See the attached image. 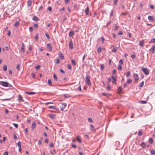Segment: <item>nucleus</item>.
Returning a JSON list of instances; mask_svg holds the SVG:
<instances>
[{
  "label": "nucleus",
  "instance_id": "obj_1",
  "mask_svg": "<svg viewBox=\"0 0 155 155\" xmlns=\"http://www.w3.org/2000/svg\"><path fill=\"white\" fill-rule=\"evenodd\" d=\"M90 76L88 74H86V76L85 82L86 84L89 86L91 85V83L90 80Z\"/></svg>",
  "mask_w": 155,
  "mask_h": 155
},
{
  "label": "nucleus",
  "instance_id": "obj_2",
  "mask_svg": "<svg viewBox=\"0 0 155 155\" xmlns=\"http://www.w3.org/2000/svg\"><path fill=\"white\" fill-rule=\"evenodd\" d=\"M67 106V104L65 103H61L60 104V107L61 109V111L63 110Z\"/></svg>",
  "mask_w": 155,
  "mask_h": 155
},
{
  "label": "nucleus",
  "instance_id": "obj_3",
  "mask_svg": "<svg viewBox=\"0 0 155 155\" xmlns=\"http://www.w3.org/2000/svg\"><path fill=\"white\" fill-rule=\"evenodd\" d=\"M0 85L5 87H7L8 85V83L5 81H0Z\"/></svg>",
  "mask_w": 155,
  "mask_h": 155
},
{
  "label": "nucleus",
  "instance_id": "obj_4",
  "mask_svg": "<svg viewBox=\"0 0 155 155\" xmlns=\"http://www.w3.org/2000/svg\"><path fill=\"white\" fill-rule=\"evenodd\" d=\"M141 70L146 75H148L149 74V71L147 68H142Z\"/></svg>",
  "mask_w": 155,
  "mask_h": 155
},
{
  "label": "nucleus",
  "instance_id": "obj_5",
  "mask_svg": "<svg viewBox=\"0 0 155 155\" xmlns=\"http://www.w3.org/2000/svg\"><path fill=\"white\" fill-rule=\"evenodd\" d=\"M111 78L113 79L112 81V83L115 84H116V81L117 80V77L115 76L112 75L111 77Z\"/></svg>",
  "mask_w": 155,
  "mask_h": 155
},
{
  "label": "nucleus",
  "instance_id": "obj_6",
  "mask_svg": "<svg viewBox=\"0 0 155 155\" xmlns=\"http://www.w3.org/2000/svg\"><path fill=\"white\" fill-rule=\"evenodd\" d=\"M133 77L136 81H137L139 79L138 75L137 74L134 73L133 74Z\"/></svg>",
  "mask_w": 155,
  "mask_h": 155
},
{
  "label": "nucleus",
  "instance_id": "obj_7",
  "mask_svg": "<svg viewBox=\"0 0 155 155\" xmlns=\"http://www.w3.org/2000/svg\"><path fill=\"white\" fill-rule=\"evenodd\" d=\"M69 47L70 49H72L73 48V44L72 40H71L70 41Z\"/></svg>",
  "mask_w": 155,
  "mask_h": 155
},
{
  "label": "nucleus",
  "instance_id": "obj_8",
  "mask_svg": "<svg viewBox=\"0 0 155 155\" xmlns=\"http://www.w3.org/2000/svg\"><path fill=\"white\" fill-rule=\"evenodd\" d=\"M47 48L48 49L49 51H51L52 50V48L51 46L49 43L47 44Z\"/></svg>",
  "mask_w": 155,
  "mask_h": 155
},
{
  "label": "nucleus",
  "instance_id": "obj_9",
  "mask_svg": "<svg viewBox=\"0 0 155 155\" xmlns=\"http://www.w3.org/2000/svg\"><path fill=\"white\" fill-rule=\"evenodd\" d=\"M49 117L50 118L54 119L55 117V115L54 114H50L48 115Z\"/></svg>",
  "mask_w": 155,
  "mask_h": 155
},
{
  "label": "nucleus",
  "instance_id": "obj_10",
  "mask_svg": "<svg viewBox=\"0 0 155 155\" xmlns=\"http://www.w3.org/2000/svg\"><path fill=\"white\" fill-rule=\"evenodd\" d=\"M89 7L88 5H87L86 6V8L85 9V14L87 15H88V12H89Z\"/></svg>",
  "mask_w": 155,
  "mask_h": 155
},
{
  "label": "nucleus",
  "instance_id": "obj_11",
  "mask_svg": "<svg viewBox=\"0 0 155 155\" xmlns=\"http://www.w3.org/2000/svg\"><path fill=\"white\" fill-rule=\"evenodd\" d=\"M144 45V40H142L141 41H139V45L142 47H143Z\"/></svg>",
  "mask_w": 155,
  "mask_h": 155
},
{
  "label": "nucleus",
  "instance_id": "obj_12",
  "mask_svg": "<svg viewBox=\"0 0 155 155\" xmlns=\"http://www.w3.org/2000/svg\"><path fill=\"white\" fill-rule=\"evenodd\" d=\"M140 146L143 149H145L146 147V143L144 142H142L140 144Z\"/></svg>",
  "mask_w": 155,
  "mask_h": 155
},
{
  "label": "nucleus",
  "instance_id": "obj_13",
  "mask_svg": "<svg viewBox=\"0 0 155 155\" xmlns=\"http://www.w3.org/2000/svg\"><path fill=\"white\" fill-rule=\"evenodd\" d=\"M77 140L78 141V142L81 143V138L79 136H78L76 138Z\"/></svg>",
  "mask_w": 155,
  "mask_h": 155
},
{
  "label": "nucleus",
  "instance_id": "obj_14",
  "mask_svg": "<svg viewBox=\"0 0 155 155\" xmlns=\"http://www.w3.org/2000/svg\"><path fill=\"white\" fill-rule=\"evenodd\" d=\"M91 129L92 132H95L96 131V130L94 128V126L92 124L90 125Z\"/></svg>",
  "mask_w": 155,
  "mask_h": 155
},
{
  "label": "nucleus",
  "instance_id": "obj_15",
  "mask_svg": "<svg viewBox=\"0 0 155 155\" xmlns=\"http://www.w3.org/2000/svg\"><path fill=\"white\" fill-rule=\"evenodd\" d=\"M32 20L35 21H37L39 20V19L36 16H34L33 17Z\"/></svg>",
  "mask_w": 155,
  "mask_h": 155
},
{
  "label": "nucleus",
  "instance_id": "obj_16",
  "mask_svg": "<svg viewBox=\"0 0 155 155\" xmlns=\"http://www.w3.org/2000/svg\"><path fill=\"white\" fill-rule=\"evenodd\" d=\"M18 101L19 102H24V101L22 96L20 95H19L18 96Z\"/></svg>",
  "mask_w": 155,
  "mask_h": 155
},
{
  "label": "nucleus",
  "instance_id": "obj_17",
  "mask_svg": "<svg viewBox=\"0 0 155 155\" xmlns=\"http://www.w3.org/2000/svg\"><path fill=\"white\" fill-rule=\"evenodd\" d=\"M74 31H71L69 34V37H72L73 35H74Z\"/></svg>",
  "mask_w": 155,
  "mask_h": 155
},
{
  "label": "nucleus",
  "instance_id": "obj_18",
  "mask_svg": "<svg viewBox=\"0 0 155 155\" xmlns=\"http://www.w3.org/2000/svg\"><path fill=\"white\" fill-rule=\"evenodd\" d=\"M148 20H149L150 21H151V22H152V21H153V20H154V19H153V17L152 16H150V15H149V16H148Z\"/></svg>",
  "mask_w": 155,
  "mask_h": 155
},
{
  "label": "nucleus",
  "instance_id": "obj_19",
  "mask_svg": "<svg viewBox=\"0 0 155 155\" xmlns=\"http://www.w3.org/2000/svg\"><path fill=\"white\" fill-rule=\"evenodd\" d=\"M32 3V1L31 0H28L27 2V6H29L31 5Z\"/></svg>",
  "mask_w": 155,
  "mask_h": 155
},
{
  "label": "nucleus",
  "instance_id": "obj_20",
  "mask_svg": "<svg viewBox=\"0 0 155 155\" xmlns=\"http://www.w3.org/2000/svg\"><path fill=\"white\" fill-rule=\"evenodd\" d=\"M102 51V48L100 47H99L97 49V52L99 54H100Z\"/></svg>",
  "mask_w": 155,
  "mask_h": 155
},
{
  "label": "nucleus",
  "instance_id": "obj_21",
  "mask_svg": "<svg viewBox=\"0 0 155 155\" xmlns=\"http://www.w3.org/2000/svg\"><path fill=\"white\" fill-rule=\"evenodd\" d=\"M25 93L27 94H28L29 95H33V94H35V93L34 92H27V91L25 92Z\"/></svg>",
  "mask_w": 155,
  "mask_h": 155
},
{
  "label": "nucleus",
  "instance_id": "obj_22",
  "mask_svg": "<svg viewBox=\"0 0 155 155\" xmlns=\"http://www.w3.org/2000/svg\"><path fill=\"white\" fill-rule=\"evenodd\" d=\"M102 95L107 97H108L111 95L110 94L106 93H102Z\"/></svg>",
  "mask_w": 155,
  "mask_h": 155
},
{
  "label": "nucleus",
  "instance_id": "obj_23",
  "mask_svg": "<svg viewBox=\"0 0 155 155\" xmlns=\"http://www.w3.org/2000/svg\"><path fill=\"white\" fill-rule=\"evenodd\" d=\"M155 49V46H152L150 50H151V51L153 53H154Z\"/></svg>",
  "mask_w": 155,
  "mask_h": 155
},
{
  "label": "nucleus",
  "instance_id": "obj_24",
  "mask_svg": "<svg viewBox=\"0 0 155 155\" xmlns=\"http://www.w3.org/2000/svg\"><path fill=\"white\" fill-rule=\"evenodd\" d=\"M117 90L118 91V93H120L122 90V88L120 87H118L117 88Z\"/></svg>",
  "mask_w": 155,
  "mask_h": 155
},
{
  "label": "nucleus",
  "instance_id": "obj_25",
  "mask_svg": "<svg viewBox=\"0 0 155 155\" xmlns=\"http://www.w3.org/2000/svg\"><path fill=\"white\" fill-rule=\"evenodd\" d=\"M117 50V48L116 47H114L112 50V51L113 52H116Z\"/></svg>",
  "mask_w": 155,
  "mask_h": 155
},
{
  "label": "nucleus",
  "instance_id": "obj_26",
  "mask_svg": "<svg viewBox=\"0 0 155 155\" xmlns=\"http://www.w3.org/2000/svg\"><path fill=\"white\" fill-rule=\"evenodd\" d=\"M144 84V81H142L140 84H139L138 85V86L140 87H142Z\"/></svg>",
  "mask_w": 155,
  "mask_h": 155
},
{
  "label": "nucleus",
  "instance_id": "obj_27",
  "mask_svg": "<svg viewBox=\"0 0 155 155\" xmlns=\"http://www.w3.org/2000/svg\"><path fill=\"white\" fill-rule=\"evenodd\" d=\"M71 61L73 65H76L75 61L74 60L72 59H71Z\"/></svg>",
  "mask_w": 155,
  "mask_h": 155
},
{
  "label": "nucleus",
  "instance_id": "obj_28",
  "mask_svg": "<svg viewBox=\"0 0 155 155\" xmlns=\"http://www.w3.org/2000/svg\"><path fill=\"white\" fill-rule=\"evenodd\" d=\"M48 84L50 86H52V83L51 80L50 79H48Z\"/></svg>",
  "mask_w": 155,
  "mask_h": 155
},
{
  "label": "nucleus",
  "instance_id": "obj_29",
  "mask_svg": "<svg viewBox=\"0 0 155 155\" xmlns=\"http://www.w3.org/2000/svg\"><path fill=\"white\" fill-rule=\"evenodd\" d=\"M149 141L150 143L152 144L153 143V140L152 138H150L149 139Z\"/></svg>",
  "mask_w": 155,
  "mask_h": 155
},
{
  "label": "nucleus",
  "instance_id": "obj_30",
  "mask_svg": "<svg viewBox=\"0 0 155 155\" xmlns=\"http://www.w3.org/2000/svg\"><path fill=\"white\" fill-rule=\"evenodd\" d=\"M53 78L55 81H57L58 79L57 77L55 74H54L53 75Z\"/></svg>",
  "mask_w": 155,
  "mask_h": 155
},
{
  "label": "nucleus",
  "instance_id": "obj_31",
  "mask_svg": "<svg viewBox=\"0 0 155 155\" xmlns=\"http://www.w3.org/2000/svg\"><path fill=\"white\" fill-rule=\"evenodd\" d=\"M36 126V124L35 122H33L32 124L31 127L32 129H34Z\"/></svg>",
  "mask_w": 155,
  "mask_h": 155
},
{
  "label": "nucleus",
  "instance_id": "obj_32",
  "mask_svg": "<svg viewBox=\"0 0 155 155\" xmlns=\"http://www.w3.org/2000/svg\"><path fill=\"white\" fill-rule=\"evenodd\" d=\"M7 69V65H5L3 67V70L4 71H6Z\"/></svg>",
  "mask_w": 155,
  "mask_h": 155
},
{
  "label": "nucleus",
  "instance_id": "obj_33",
  "mask_svg": "<svg viewBox=\"0 0 155 155\" xmlns=\"http://www.w3.org/2000/svg\"><path fill=\"white\" fill-rule=\"evenodd\" d=\"M28 129L27 128L25 129L24 130L25 134L26 135L28 134Z\"/></svg>",
  "mask_w": 155,
  "mask_h": 155
},
{
  "label": "nucleus",
  "instance_id": "obj_34",
  "mask_svg": "<svg viewBox=\"0 0 155 155\" xmlns=\"http://www.w3.org/2000/svg\"><path fill=\"white\" fill-rule=\"evenodd\" d=\"M59 57H60V58L61 59H63L64 58V56H63V55L62 54H61V53H60V54H59Z\"/></svg>",
  "mask_w": 155,
  "mask_h": 155
},
{
  "label": "nucleus",
  "instance_id": "obj_35",
  "mask_svg": "<svg viewBox=\"0 0 155 155\" xmlns=\"http://www.w3.org/2000/svg\"><path fill=\"white\" fill-rule=\"evenodd\" d=\"M155 42V38H152L149 42V43Z\"/></svg>",
  "mask_w": 155,
  "mask_h": 155
},
{
  "label": "nucleus",
  "instance_id": "obj_36",
  "mask_svg": "<svg viewBox=\"0 0 155 155\" xmlns=\"http://www.w3.org/2000/svg\"><path fill=\"white\" fill-rule=\"evenodd\" d=\"M104 64H102L101 65V68H100V69H101V70L102 71L104 69Z\"/></svg>",
  "mask_w": 155,
  "mask_h": 155
},
{
  "label": "nucleus",
  "instance_id": "obj_37",
  "mask_svg": "<svg viewBox=\"0 0 155 155\" xmlns=\"http://www.w3.org/2000/svg\"><path fill=\"white\" fill-rule=\"evenodd\" d=\"M38 34H36L35 36V40L38 41Z\"/></svg>",
  "mask_w": 155,
  "mask_h": 155
},
{
  "label": "nucleus",
  "instance_id": "obj_38",
  "mask_svg": "<svg viewBox=\"0 0 155 155\" xmlns=\"http://www.w3.org/2000/svg\"><path fill=\"white\" fill-rule=\"evenodd\" d=\"M122 69V65L121 64H119V66L117 67V69L118 70H121Z\"/></svg>",
  "mask_w": 155,
  "mask_h": 155
},
{
  "label": "nucleus",
  "instance_id": "obj_39",
  "mask_svg": "<svg viewBox=\"0 0 155 155\" xmlns=\"http://www.w3.org/2000/svg\"><path fill=\"white\" fill-rule=\"evenodd\" d=\"M140 103L143 104H145L147 103V101H140Z\"/></svg>",
  "mask_w": 155,
  "mask_h": 155
},
{
  "label": "nucleus",
  "instance_id": "obj_40",
  "mask_svg": "<svg viewBox=\"0 0 155 155\" xmlns=\"http://www.w3.org/2000/svg\"><path fill=\"white\" fill-rule=\"evenodd\" d=\"M132 81L131 79H129L127 81V82L128 84H130L132 82Z\"/></svg>",
  "mask_w": 155,
  "mask_h": 155
},
{
  "label": "nucleus",
  "instance_id": "obj_41",
  "mask_svg": "<svg viewBox=\"0 0 155 155\" xmlns=\"http://www.w3.org/2000/svg\"><path fill=\"white\" fill-rule=\"evenodd\" d=\"M55 62L56 64H58L59 63V60L57 58L55 60Z\"/></svg>",
  "mask_w": 155,
  "mask_h": 155
},
{
  "label": "nucleus",
  "instance_id": "obj_42",
  "mask_svg": "<svg viewBox=\"0 0 155 155\" xmlns=\"http://www.w3.org/2000/svg\"><path fill=\"white\" fill-rule=\"evenodd\" d=\"M88 120L89 122H91V123H92L93 121V120L92 119V118H90V117H89L88 118Z\"/></svg>",
  "mask_w": 155,
  "mask_h": 155
},
{
  "label": "nucleus",
  "instance_id": "obj_43",
  "mask_svg": "<svg viewBox=\"0 0 155 155\" xmlns=\"http://www.w3.org/2000/svg\"><path fill=\"white\" fill-rule=\"evenodd\" d=\"M21 50L23 53H24L25 52V49L24 47H21Z\"/></svg>",
  "mask_w": 155,
  "mask_h": 155
},
{
  "label": "nucleus",
  "instance_id": "obj_44",
  "mask_svg": "<svg viewBox=\"0 0 155 155\" xmlns=\"http://www.w3.org/2000/svg\"><path fill=\"white\" fill-rule=\"evenodd\" d=\"M150 152L151 154L154 155L155 154V152L154 150H150Z\"/></svg>",
  "mask_w": 155,
  "mask_h": 155
},
{
  "label": "nucleus",
  "instance_id": "obj_45",
  "mask_svg": "<svg viewBox=\"0 0 155 155\" xmlns=\"http://www.w3.org/2000/svg\"><path fill=\"white\" fill-rule=\"evenodd\" d=\"M33 26L34 28H35L36 29H37L38 28V25L36 24H34L33 25Z\"/></svg>",
  "mask_w": 155,
  "mask_h": 155
},
{
  "label": "nucleus",
  "instance_id": "obj_46",
  "mask_svg": "<svg viewBox=\"0 0 155 155\" xmlns=\"http://www.w3.org/2000/svg\"><path fill=\"white\" fill-rule=\"evenodd\" d=\"M40 66L39 65H38L35 67V68L36 70H38L40 68Z\"/></svg>",
  "mask_w": 155,
  "mask_h": 155
},
{
  "label": "nucleus",
  "instance_id": "obj_47",
  "mask_svg": "<svg viewBox=\"0 0 155 155\" xmlns=\"http://www.w3.org/2000/svg\"><path fill=\"white\" fill-rule=\"evenodd\" d=\"M143 134V133L141 131L139 130L138 133V134L139 136H141Z\"/></svg>",
  "mask_w": 155,
  "mask_h": 155
},
{
  "label": "nucleus",
  "instance_id": "obj_48",
  "mask_svg": "<svg viewBox=\"0 0 155 155\" xmlns=\"http://www.w3.org/2000/svg\"><path fill=\"white\" fill-rule=\"evenodd\" d=\"M19 24V22L18 21H17L14 24V25L15 26V27H17L18 25Z\"/></svg>",
  "mask_w": 155,
  "mask_h": 155
},
{
  "label": "nucleus",
  "instance_id": "obj_49",
  "mask_svg": "<svg viewBox=\"0 0 155 155\" xmlns=\"http://www.w3.org/2000/svg\"><path fill=\"white\" fill-rule=\"evenodd\" d=\"M68 68L69 69H71L72 68L70 64H68L67 65Z\"/></svg>",
  "mask_w": 155,
  "mask_h": 155
},
{
  "label": "nucleus",
  "instance_id": "obj_50",
  "mask_svg": "<svg viewBox=\"0 0 155 155\" xmlns=\"http://www.w3.org/2000/svg\"><path fill=\"white\" fill-rule=\"evenodd\" d=\"M130 74V72L129 71H128L126 74V76L127 77H128Z\"/></svg>",
  "mask_w": 155,
  "mask_h": 155
},
{
  "label": "nucleus",
  "instance_id": "obj_51",
  "mask_svg": "<svg viewBox=\"0 0 155 155\" xmlns=\"http://www.w3.org/2000/svg\"><path fill=\"white\" fill-rule=\"evenodd\" d=\"M119 63L120 64H121V65L123 64V60L122 59H120L119 61Z\"/></svg>",
  "mask_w": 155,
  "mask_h": 155
},
{
  "label": "nucleus",
  "instance_id": "obj_52",
  "mask_svg": "<svg viewBox=\"0 0 155 155\" xmlns=\"http://www.w3.org/2000/svg\"><path fill=\"white\" fill-rule=\"evenodd\" d=\"M45 36L46 37V38L48 39H49V35H48V34H47V33H45Z\"/></svg>",
  "mask_w": 155,
  "mask_h": 155
},
{
  "label": "nucleus",
  "instance_id": "obj_53",
  "mask_svg": "<svg viewBox=\"0 0 155 155\" xmlns=\"http://www.w3.org/2000/svg\"><path fill=\"white\" fill-rule=\"evenodd\" d=\"M16 68L18 71L19 70L20 65L19 64H17L16 65Z\"/></svg>",
  "mask_w": 155,
  "mask_h": 155
},
{
  "label": "nucleus",
  "instance_id": "obj_54",
  "mask_svg": "<svg viewBox=\"0 0 155 155\" xmlns=\"http://www.w3.org/2000/svg\"><path fill=\"white\" fill-rule=\"evenodd\" d=\"M131 57L132 59H134L136 57V55L135 54H133L131 56Z\"/></svg>",
  "mask_w": 155,
  "mask_h": 155
},
{
  "label": "nucleus",
  "instance_id": "obj_55",
  "mask_svg": "<svg viewBox=\"0 0 155 155\" xmlns=\"http://www.w3.org/2000/svg\"><path fill=\"white\" fill-rule=\"evenodd\" d=\"M87 55V54H84V55L83 56V59L82 60V61H84L85 59L86 56Z\"/></svg>",
  "mask_w": 155,
  "mask_h": 155
},
{
  "label": "nucleus",
  "instance_id": "obj_56",
  "mask_svg": "<svg viewBox=\"0 0 155 155\" xmlns=\"http://www.w3.org/2000/svg\"><path fill=\"white\" fill-rule=\"evenodd\" d=\"M71 146L73 148H75L77 147L76 145L75 144H71Z\"/></svg>",
  "mask_w": 155,
  "mask_h": 155
},
{
  "label": "nucleus",
  "instance_id": "obj_57",
  "mask_svg": "<svg viewBox=\"0 0 155 155\" xmlns=\"http://www.w3.org/2000/svg\"><path fill=\"white\" fill-rule=\"evenodd\" d=\"M29 31L30 32H31L33 31V28L32 27H30L29 28Z\"/></svg>",
  "mask_w": 155,
  "mask_h": 155
},
{
  "label": "nucleus",
  "instance_id": "obj_58",
  "mask_svg": "<svg viewBox=\"0 0 155 155\" xmlns=\"http://www.w3.org/2000/svg\"><path fill=\"white\" fill-rule=\"evenodd\" d=\"M123 34V32L120 31L118 33V35H122Z\"/></svg>",
  "mask_w": 155,
  "mask_h": 155
},
{
  "label": "nucleus",
  "instance_id": "obj_59",
  "mask_svg": "<svg viewBox=\"0 0 155 155\" xmlns=\"http://www.w3.org/2000/svg\"><path fill=\"white\" fill-rule=\"evenodd\" d=\"M13 125L16 128H17L18 127V124L15 123H13Z\"/></svg>",
  "mask_w": 155,
  "mask_h": 155
},
{
  "label": "nucleus",
  "instance_id": "obj_60",
  "mask_svg": "<svg viewBox=\"0 0 155 155\" xmlns=\"http://www.w3.org/2000/svg\"><path fill=\"white\" fill-rule=\"evenodd\" d=\"M111 23V22L110 21L109 22H108L107 23V24L106 25V26H105V27H107L108 26H109L110 25Z\"/></svg>",
  "mask_w": 155,
  "mask_h": 155
},
{
  "label": "nucleus",
  "instance_id": "obj_61",
  "mask_svg": "<svg viewBox=\"0 0 155 155\" xmlns=\"http://www.w3.org/2000/svg\"><path fill=\"white\" fill-rule=\"evenodd\" d=\"M78 90L79 91H81V85H80L78 87Z\"/></svg>",
  "mask_w": 155,
  "mask_h": 155
},
{
  "label": "nucleus",
  "instance_id": "obj_62",
  "mask_svg": "<svg viewBox=\"0 0 155 155\" xmlns=\"http://www.w3.org/2000/svg\"><path fill=\"white\" fill-rule=\"evenodd\" d=\"M101 42L102 44L104 43V38H101Z\"/></svg>",
  "mask_w": 155,
  "mask_h": 155
},
{
  "label": "nucleus",
  "instance_id": "obj_63",
  "mask_svg": "<svg viewBox=\"0 0 155 155\" xmlns=\"http://www.w3.org/2000/svg\"><path fill=\"white\" fill-rule=\"evenodd\" d=\"M11 34V32L10 30L8 31L7 35L8 36H10Z\"/></svg>",
  "mask_w": 155,
  "mask_h": 155
},
{
  "label": "nucleus",
  "instance_id": "obj_64",
  "mask_svg": "<svg viewBox=\"0 0 155 155\" xmlns=\"http://www.w3.org/2000/svg\"><path fill=\"white\" fill-rule=\"evenodd\" d=\"M48 10L49 11L51 12L52 10L51 7V6H49L48 7Z\"/></svg>",
  "mask_w": 155,
  "mask_h": 155
}]
</instances>
